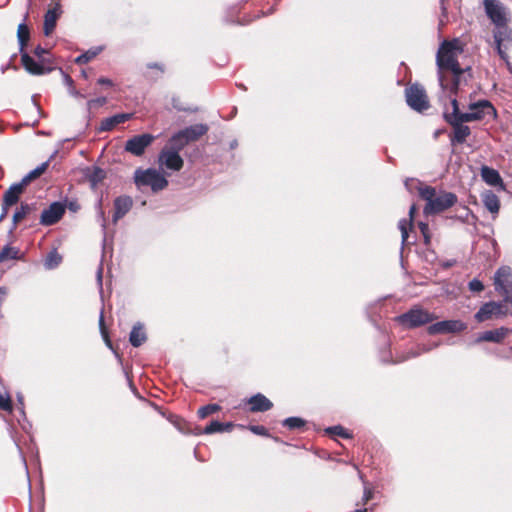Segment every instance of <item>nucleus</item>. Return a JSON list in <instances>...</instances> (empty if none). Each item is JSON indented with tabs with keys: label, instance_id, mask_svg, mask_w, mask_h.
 Segmentation results:
<instances>
[{
	"label": "nucleus",
	"instance_id": "nucleus-49",
	"mask_svg": "<svg viewBox=\"0 0 512 512\" xmlns=\"http://www.w3.org/2000/svg\"><path fill=\"white\" fill-rule=\"evenodd\" d=\"M48 51L41 47V46H37L34 50V54L38 57V58H42L44 54H46Z\"/></svg>",
	"mask_w": 512,
	"mask_h": 512
},
{
	"label": "nucleus",
	"instance_id": "nucleus-48",
	"mask_svg": "<svg viewBox=\"0 0 512 512\" xmlns=\"http://www.w3.org/2000/svg\"><path fill=\"white\" fill-rule=\"evenodd\" d=\"M372 497H373V492L371 491V489L365 487L364 494H363V502L367 503L370 499H372Z\"/></svg>",
	"mask_w": 512,
	"mask_h": 512
},
{
	"label": "nucleus",
	"instance_id": "nucleus-16",
	"mask_svg": "<svg viewBox=\"0 0 512 512\" xmlns=\"http://www.w3.org/2000/svg\"><path fill=\"white\" fill-rule=\"evenodd\" d=\"M21 62L25 70L32 75H44L52 70L35 61L26 52H21Z\"/></svg>",
	"mask_w": 512,
	"mask_h": 512
},
{
	"label": "nucleus",
	"instance_id": "nucleus-18",
	"mask_svg": "<svg viewBox=\"0 0 512 512\" xmlns=\"http://www.w3.org/2000/svg\"><path fill=\"white\" fill-rule=\"evenodd\" d=\"M509 333V329L506 327H500L494 330H488L480 333L475 339V343L480 342H493L500 343Z\"/></svg>",
	"mask_w": 512,
	"mask_h": 512
},
{
	"label": "nucleus",
	"instance_id": "nucleus-35",
	"mask_svg": "<svg viewBox=\"0 0 512 512\" xmlns=\"http://www.w3.org/2000/svg\"><path fill=\"white\" fill-rule=\"evenodd\" d=\"M61 260V256L56 251H52L46 257L44 266L46 269H54L60 264Z\"/></svg>",
	"mask_w": 512,
	"mask_h": 512
},
{
	"label": "nucleus",
	"instance_id": "nucleus-40",
	"mask_svg": "<svg viewBox=\"0 0 512 512\" xmlns=\"http://www.w3.org/2000/svg\"><path fill=\"white\" fill-rule=\"evenodd\" d=\"M0 409L8 412L12 411V403L8 394L0 393Z\"/></svg>",
	"mask_w": 512,
	"mask_h": 512
},
{
	"label": "nucleus",
	"instance_id": "nucleus-15",
	"mask_svg": "<svg viewBox=\"0 0 512 512\" xmlns=\"http://www.w3.org/2000/svg\"><path fill=\"white\" fill-rule=\"evenodd\" d=\"M62 14V8L60 3H55L53 8L47 10L44 15L43 31L45 36H49L56 27L57 20Z\"/></svg>",
	"mask_w": 512,
	"mask_h": 512
},
{
	"label": "nucleus",
	"instance_id": "nucleus-42",
	"mask_svg": "<svg viewBox=\"0 0 512 512\" xmlns=\"http://www.w3.org/2000/svg\"><path fill=\"white\" fill-rule=\"evenodd\" d=\"M107 102L105 97H98L87 101V110L90 111L96 106H102Z\"/></svg>",
	"mask_w": 512,
	"mask_h": 512
},
{
	"label": "nucleus",
	"instance_id": "nucleus-47",
	"mask_svg": "<svg viewBox=\"0 0 512 512\" xmlns=\"http://www.w3.org/2000/svg\"><path fill=\"white\" fill-rule=\"evenodd\" d=\"M17 400H18V402L20 404L19 410H20L21 416L25 419L26 415H25V412H24V402H23L24 398H23V396L20 393L17 394Z\"/></svg>",
	"mask_w": 512,
	"mask_h": 512
},
{
	"label": "nucleus",
	"instance_id": "nucleus-27",
	"mask_svg": "<svg viewBox=\"0 0 512 512\" xmlns=\"http://www.w3.org/2000/svg\"><path fill=\"white\" fill-rule=\"evenodd\" d=\"M34 210V204L21 203L20 207L15 211L13 215V229L16 228L18 222L23 220L27 215H29Z\"/></svg>",
	"mask_w": 512,
	"mask_h": 512
},
{
	"label": "nucleus",
	"instance_id": "nucleus-24",
	"mask_svg": "<svg viewBox=\"0 0 512 512\" xmlns=\"http://www.w3.org/2000/svg\"><path fill=\"white\" fill-rule=\"evenodd\" d=\"M146 333L144 331V327L141 323H137L133 326L129 341L133 347H139L146 341Z\"/></svg>",
	"mask_w": 512,
	"mask_h": 512
},
{
	"label": "nucleus",
	"instance_id": "nucleus-36",
	"mask_svg": "<svg viewBox=\"0 0 512 512\" xmlns=\"http://www.w3.org/2000/svg\"><path fill=\"white\" fill-rule=\"evenodd\" d=\"M282 425L291 430L300 429L305 425V420L300 417H288L283 420Z\"/></svg>",
	"mask_w": 512,
	"mask_h": 512
},
{
	"label": "nucleus",
	"instance_id": "nucleus-12",
	"mask_svg": "<svg viewBox=\"0 0 512 512\" xmlns=\"http://www.w3.org/2000/svg\"><path fill=\"white\" fill-rule=\"evenodd\" d=\"M467 328V325L460 320H444L431 324L427 331L430 335L443 333L461 332Z\"/></svg>",
	"mask_w": 512,
	"mask_h": 512
},
{
	"label": "nucleus",
	"instance_id": "nucleus-57",
	"mask_svg": "<svg viewBox=\"0 0 512 512\" xmlns=\"http://www.w3.org/2000/svg\"><path fill=\"white\" fill-rule=\"evenodd\" d=\"M419 229L421 231V234H425V232H429V226L427 223H424V222L419 223Z\"/></svg>",
	"mask_w": 512,
	"mask_h": 512
},
{
	"label": "nucleus",
	"instance_id": "nucleus-45",
	"mask_svg": "<svg viewBox=\"0 0 512 512\" xmlns=\"http://www.w3.org/2000/svg\"><path fill=\"white\" fill-rule=\"evenodd\" d=\"M101 204H102V201L99 200V202H98V209H99L98 214H99V217L101 218V221H102V224H101L102 228H103V230H105V228H106V219H105L104 211L101 208Z\"/></svg>",
	"mask_w": 512,
	"mask_h": 512
},
{
	"label": "nucleus",
	"instance_id": "nucleus-37",
	"mask_svg": "<svg viewBox=\"0 0 512 512\" xmlns=\"http://www.w3.org/2000/svg\"><path fill=\"white\" fill-rule=\"evenodd\" d=\"M325 431L328 434L337 435L342 438H351L352 437L351 434L345 428H343L341 425L328 427Z\"/></svg>",
	"mask_w": 512,
	"mask_h": 512
},
{
	"label": "nucleus",
	"instance_id": "nucleus-50",
	"mask_svg": "<svg viewBox=\"0 0 512 512\" xmlns=\"http://www.w3.org/2000/svg\"><path fill=\"white\" fill-rule=\"evenodd\" d=\"M69 93H70V95H72L76 98H85L86 97L84 94H82L81 92L76 90L73 86L69 87Z\"/></svg>",
	"mask_w": 512,
	"mask_h": 512
},
{
	"label": "nucleus",
	"instance_id": "nucleus-2",
	"mask_svg": "<svg viewBox=\"0 0 512 512\" xmlns=\"http://www.w3.org/2000/svg\"><path fill=\"white\" fill-rule=\"evenodd\" d=\"M420 197L426 201L423 209L425 215L441 213L457 203V196L452 192L441 191L439 194L431 186H425L419 189Z\"/></svg>",
	"mask_w": 512,
	"mask_h": 512
},
{
	"label": "nucleus",
	"instance_id": "nucleus-6",
	"mask_svg": "<svg viewBox=\"0 0 512 512\" xmlns=\"http://www.w3.org/2000/svg\"><path fill=\"white\" fill-rule=\"evenodd\" d=\"M469 112H460V121H477L483 119H496L497 111L487 100H480L469 105Z\"/></svg>",
	"mask_w": 512,
	"mask_h": 512
},
{
	"label": "nucleus",
	"instance_id": "nucleus-53",
	"mask_svg": "<svg viewBox=\"0 0 512 512\" xmlns=\"http://www.w3.org/2000/svg\"><path fill=\"white\" fill-rule=\"evenodd\" d=\"M101 334H102V337H103V339H104V341H105L106 345H107L110 349H112V343H111V340L109 339V336H108V333H107L106 329H102V333H101Z\"/></svg>",
	"mask_w": 512,
	"mask_h": 512
},
{
	"label": "nucleus",
	"instance_id": "nucleus-55",
	"mask_svg": "<svg viewBox=\"0 0 512 512\" xmlns=\"http://www.w3.org/2000/svg\"><path fill=\"white\" fill-rule=\"evenodd\" d=\"M10 206H4V203L2 202L1 205V215H0V222L7 216Z\"/></svg>",
	"mask_w": 512,
	"mask_h": 512
},
{
	"label": "nucleus",
	"instance_id": "nucleus-39",
	"mask_svg": "<svg viewBox=\"0 0 512 512\" xmlns=\"http://www.w3.org/2000/svg\"><path fill=\"white\" fill-rule=\"evenodd\" d=\"M19 198L20 196L17 195L16 193L12 192V190H7L5 193H4V196H3V203H4V206H12V205H15L18 201H19Z\"/></svg>",
	"mask_w": 512,
	"mask_h": 512
},
{
	"label": "nucleus",
	"instance_id": "nucleus-54",
	"mask_svg": "<svg viewBox=\"0 0 512 512\" xmlns=\"http://www.w3.org/2000/svg\"><path fill=\"white\" fill-rule=\"evenodd\" d=\"M147 67L149 69H158L161 73L164 72L163 65H161L159 63H149V64H147Z\"/></svg>",
	"mask_w": 512,
	"mask_h": 512
},
{
	"label": "nucleus",
	"instance_id": "nucleus-28",
	"mask_svg": "<svg viewBox=\"0 0 512 512\" xmlns=\"http://www.w3.org/2000/svg\"><path fill=\"white\" fill-rule=\"evenodd\" d=\"M416 211V207L415 205H412L409 209V217L410 219L409 220H406V219H402L399 221V224H398V227L401 231V238H402V244H404L407 239H408V229L409 227H411L412 225V220H413V216H414V213Z\"/></svg>",
	"mask_w": 512,
	"mask_h": 512
},
{
	"label": "nucleus",
	"instance_id": "nucleus-44",
	"mask_svg": "<svg viewBox=\"0 0 512 512\" xmlns=\"http://www.w3.org/2000/svg\"><path fill=\"white\" fill-rule=\"evenodd\" d=\"M249 430L260 436H269L268 430L262 425H250Z\"/></svg>",
	"mask_w": 512,
	"mask_h": 512
},
{
	"label": "nucleus",
	"instance_id": "nucleus-59",
	"mask_svg": "<svg viewBox=\"0 0 512 512\" xmlns=\"http://www.w3.org/2000/svg\"><path fill=\"white\" fill-rule=\"evenodd\" d=\"M99 328H100L101 333H102V329H105L103 312H101L100 317H99Z\"/></svg>",
	"mask_w": 512,
	"mask_h": 512
},
{
	"label": "nucleus",
	"instance_id": "nucleus-9",
	"mask_svg": "<svg viewBox=\"0 0 512 512\" xmlns=\"http://www.w3.org/2000/svg\"><path fill=\"white\" fill-rule=\"evenodd\" d=\"M507 312L504 309L503 302H486L484 303L479 310L474 315V318L477 322H485L488 320H492L494 318H502L506 316Z\"/></svg>",
	"mask_w": 512,
	"mask_h": 512
},
{
	"label": "nucleus",
	"instance_id": "nucleus-10",
	"mask_svg": "<svg viewBox=\"0 0 512 512\" xmlns=\"http://www.w3.org/2000/svg\"><path fill=\"white\" fill-rule=\"evenodd\" d=\"M154 140L155 137L148 133L135 135L125 142L124 149L134 156H142Z\"/></svg>",
	"mask_w": 512,
	"mask_h": 512
},
{
	"label": "nucleus",
	"instance_id": "nucleus-22",
	"mask_svg": "<svg viewBox=\"0 0 512 512\" xmlns=\"http://www.w3.org/2000/svg\"><path fill=\"white\" fill-rule=\"evenodd\" d=\"M482 201L485 208L492 214H497L500 208L498 196L492 191H486L482 194Z\"/></svg>",
	"mask_w": 512,
	"mask_h": 512
},
{
	"label": "nucleus",
	"instance_id": "nucleus-23",
	"mask_svg": "<svg viewBox=\"0 0 512 512\" xmlns=\"http://www.w3.org/2000/svg\"><path fill=\"white\" fill-rule=\"evenodd\" d=\"M481 177L488 185L497 186L502 184V178L499 172L491 167L482 166Z\"/></svg>",
	"mask_w": 512,
	"mask_h": 512
},
{
	"label": "nucleus",
	"instance_id": "nucleus-21",
	"mask_svg": "<svg viewBox=\"0 0 512 512\" xmlns=\"http://www.w3.org/2000/svg\"><path fill=\"white\" fill-rule=\"evenodd\" d=\"M131 116L129 113H121L105 118L101 122L100 131H110L118 124L128 121Z\"/></svg>",
	"mask_w": 512,
	"mask_h": 512
},
{
	"label": "nucleus",
	"instance_id": "nucleus-20",
	"mask_svg": "<svg viewBox=\"0 0 512 512\" xmlns=\"http://www.w3.org/2000/svg\"><path fill=\"white\" fill-rule=\"evenodd\" d=\"M180 131L185 137L184 141L189 143L198 140L201 136L206 134L208 131V126L206 124H195Z\"/></svg>",
	"mask_w": 512,
	"mask_h": 512
},
{
	"label": "nucleus",
	"instance_id": "nucleus-61",
	"mask_svg": "<svg viewBox=\"0 0 512 512\" xmlns=\"http://www.w3.org/2000/svg\"><path fill=\"white\" fill-rule=\"evenodd\" d=\"M81 74L84 78H88V75L85 70H82Z\"/></svg>",
	"mask_w": 512,
	"mask_h": 512
},
{
	"label": "nucleus",
	"instance_id": "nucleus-56",
	"mask_svg": "<svg viewBox=\"0 0 512 512\" xmlns=\"http://www.w3.org/2000/svg\"><path fill=\"white\" fill-rule=\"evenodd\" d=\"M63 77H64L65 85H67L68 88L72 87L73 83H74L73 79L68 74H65V73L63 74Z\"/></svg>",
	"mask_w": 512,
	"mask_h": 512
},
{
	"label": "nucleus",
	"instance_id": "nucleus-19",
	"mask_svg": "<svg viewBox=\"0 0 512 512\" xmlns=\"http://www.w3.org/2000/svg\"><path fill=\"white\" fill-rule=\"evenodd\" d=\"M251 412H265L273 407V403L263 394L257 393L248 399Z\"/></svg>",
	"mask_w": 512,
	"mask_h": 512
},
{
	"label": "nucleus",
	"instance_id": "nucleus-51",
	"mask_svg": "<svg viewBox=\"0 0 512 512\" xmlns=\"http://www.w3.org/2000/svg\"><path fill=\"white\" fill-rule=\"evenodd\" d=\"M441 11L442 16L440 18V24H444V18H447V8L444 5V0H441Z\"/></svg>",
	"mask_w": 512,
	"mask_h": 512
},
{
	"label": "nucleus",
	"instance_id": "nucleus-8",
	"mask_svg": "<svg viewBox=\"0 0 512 512\" xmlns=\"http://www.w3.org/2000/svg\"><path fill=\"white\" fill-rule=\"evenodd\" d=\"M157 162L160 169H167L174 172L180 171L184 165V160L180 156V153L165 146L159 152Z\"/></svg>",
	"mask_w": 512,
	"mask_h": 512
},
{
	"label": "nucleus",
	"instance_id": "nucleus-43",
	"mask_svg": "<svg viewBox=\"0 0 512 512\" xmlns=\"http://www.w3.org/2000/svg\"><path fill=\"white\" fill-rule=\"evenodd\" d=\"M27 185L28 184L22 179L20 182L12 184L8 189L20 196Z\"/></svg>",
	"mask_w": 512,
	"mask_h": 512
},
{
	"label": "nucleus",
	"instance_id": "nucleus-29",
	"mask_svg": "<svg viewBox=\"0 0 512 512\" xmlns=\"http://www.w3.org/2000/svg\"><path fill=\"white\" fill-rule=\"evenodd\" d=\"M232 428V423H222L217 420L211 421L209 425H207L202 433L204 434H213L218 432H224L230 430Z\"/></svg>",
	"mask_w": 512,
	"mask_h": 512
},
{
	"label": "nucleus",
	"instance_id": "nucleus-63",
	"mask_svg": "<svg viewBox=\"0 0 512 512\" xmlns=\"http://www.w3.org/2000/svg\"><path fill=\"white\" fill-rule=\"evenodd\" d=\"M235 146H236V142L231 143V147L232 148L235 147Z\"/></svg>",
	"mask_w": 512,
	"mask_h": 512
},
{
	"label": "nucleus",
	"instance_id": "nucleus-4",
	"mask_svg": "<svg viewBox=\"0 0 512 512\" xmlns=\"http://www.w3.org/2000/svg\"><path fill=\"white\" fill-rule=\"evenodd\" d=\"M134 182L138 188L149 186L153 192L161 191L168 186V180L165 176L154 168L136 169L134 172Z\"/></svg>",
	"mask_w": 512,
	"mask_h": 512
},
{
	"label": "nucleus",
	"instance_id": "nucleus-3",
	"mask_svg": "<svg viewBox=\"0 0 512 512\" xmlns=\"http://www.w3.org/2000/svg\"><path fill=\"white\" fill-rule=\"evenodd\" d=\"M441 101H447L448 98L440 96ZM452 105V112H444L445 120L453 127V136L451 137V144H462L466 138L471 134V130L467 125H463L467 121H460V110L456 96L449 98Z\"/></svg>",
	"mask_w": 512,
	"mask_h": 512
},
{
	"label": "nucleus",
	"instance_id": "nucleus-52",
	"mask_svg": "<svg viewBox=\"0 0 512 512\" xmlns=\"http://www.w3.org/2000/svg\"><path fill=\"white\" fill-rule=\"evenodd\" d=\"M98 84L100 85H105V86H112L113 85V82L112 80L108 79V78H105V77H100L98 80H97Z\"/></svg>",
	"mask_w": 512,
	"mask_h": 512
},
{
	"label": "nucleus",
	"instance_id": "nucleus-5",
	"mask_svg": "<svg viewBox=\"0 0 512 512\" xmlns=\"http://www.w3.org/2000/svg\"><path fill=\"white\" fill-rule=\"evenodd\" d=\"M437 317L420 306H414L407 312L397 316L395 321L404 328L413 329L431 323Z\"/></svg>",
	"mask_w": 512,
	"mask_h": 512
},
{
	"label": "nucleus",
	"instance_id": "nucleus-7",
	"mask_svg": "<svg viewBox=\"0 0 512 512\" xmlns=\"http://www.w3.org/2000/svg\"><path fill=\"white\" fill-rule=\"evenodd\" d=\"M407 104L415 111L422 112L428 109L429 102L425 89L419 84H413L405 91Z\"/></svg>",
	"mask_w": 512,
	"mask_h": 512
},
{
	"label": "nucleus",
	"instance_id": "nucleus-33",
	"mask_svg": "<svg viewBox=\"0 0 512 512\" xmlns=\"http://www.w3.org/2000/svg\"><path fill=\"white\" fill-rule=\"evenodd\" d=\"M430 349H431L430 347H427L425 345L418 346L416 350H410V351L407 352L406 355H403V356L397 358L395 363L403 362V361L408 360L410 358H415V357L419 356L420 354H422L424 352L430 351Z\"/></svg>",
	"mask_w": 512,
	"mask_h": 512
},
{
	"label": "nucleus",
	"instance_id": "nucleus-41",
	"mask_svg": "<svg viewBox=\"0 0 512 512\" xmlns=\"http://www.w3.org/2000/svg\"><path fill=\"white\" fill-rule=\"evenodd\" d=\"M468 287L471 292H475V293H479L484 290L483 283L477 278L472 279L469 282Z\"/></svg>",
	"mask_w": 512,
	"mask_h": 512
},
{
	"label": "nucleus",
	"instance_id": "nucleus-62",
	"mask_svg": "<svg viewBox=\"0 0 512 512\" xmlns=\"http://www.w3.org/2000/svg\"><path fill=\"white\" fill-rule=\"evenodd\" d=\"M52 2L55 4V3H60V0H52Z\"/></svg>",
	"mask_w": 512,
	"mask_h": 512
},
{
	"label": "nucleus",
	"instance_id": "nucleus-13",
	"mask_svg": "<svg viewBox=\"0 0 512 512\" xmlns=\"http://www.w3.org/2000/svg\"><path fill=\"white\" fill-rule=\"evenodd\" d=\"M65 212V206L60 202H53L41 213L40 223L44 226H50L58 222Z\"/></svg>",
	"mask_w": 512,
	"mask_h": 512
},
{
	"label": "nucleus",
	"instance_id": "nucleus-31",
	"mask_svg": "<svg viewBox=\"0 0 512 512\" xmlns=\"http://www.w3.org/2000/svg\"><path fill=\"white\" fill-rule=\"evenodd\" d=\"M48 165V161L42 163L41 165L37 166L35 169L30 171L28 174H26L22 179L24 180V182L29 184L33 179H36L37 177L42 175L46 171Z\"/></svg>",
	"mask_w": 512,
	"mask_h": 512
},
{
	"label": "nucleus",
	"instance_id": "nucleus-17",
	"mask_svg": "<svg viewBox=\"0 0 512 512\" xmlns=\"http://www.w3.org/2000/svg\"><path fill=\"white\" fill-rule=\"evenodd\" d=\"M133 201L130 196H119L114 200L113 223L124 217L132 208Z\"/></svg>",
	"mask_w": 512,
	"mask_h": 512
},
{
	"label": "nucleus",
	"instance_id": "nucleus-11",
	"mask_svg": "<svg viewBox=\"0 0 512 512\" xmlns=\"http://www.w3.org/2000/svg\"><path fill=\"white\" fill-rule=\"evenodd\" d=\"M486 15L494 25L507 22V9L499 0H483Z\"/></svg>",
	"mask_w": 512,
	"mask_h": 512
},
{
	"label": "nucleus",
	"instance_id": "nucleus-26",
	"mask_svg": "<svg viewBox=\"0 0 512 512\" xmlns=\"http://www.w3.org/2000/svg\"><path fill=\"white\" fill-rule=\"evenodd\" d=\"M184 140L185 137L182 135L181 131H178L170 137L165 147L171 148V150L180 153V151L183 150L184 147L188 144V142Z\"/></svg>",
	"mask_w": 512,
	"mask_h": 512
},
{
	"label": "nucleus",
	"instance_id": "nucleus-60",
	"mask_svg": "<svg viewBox=\"0 0 512 512\" xmlns=\"http://www.w3.org/2000/svg\"><path fill=\"white\" fill-rule=\"evenodd\" d=\"M6 293H7L6 288L5 287H0V301H2V299L4 298Z\"/></svg>",
	"mask_w": 512,
	"mask_h": 512
},
{
	"label": "nucleus",
	"instance_id": "nucleus-38",
	"mask_svg": "<svg viewBox=\"0 0 512 512\" xmlns=\"http://www.w3.org/2000/svg\"><path fill=\"white\" fill-rule=\"evenodd\" d=\"M99 50L100 49H95V50H88L87 52L79 55L76 59H75V62L77 64H86L88 63L89 61H91L94 57H96V55L99 53Z\"/></svg>",
	"mask_w": 512,
	"mask_h": 512
},
{
	"label": "nucleus",
	"instance_id": "nucleus-1",
	"mask_svg": "<svg viewBox=\"0 0 512 512\" xmlns=\"http://www.w3.org/2000/svg\"><path fill=\"white\" fill-rule=\"evenodd\" d=\"M462 51L458 39L444 40L437 51V75L443 97L457 96L460 87L468 82L466 74L470 71V68L464 69L458 62V55Z\"/></svg>",
	"mask_w": 512,
	"mask_h": 512
},
{
	"label": "nucleus",
	"instance_id": "nucleus-14",
	"mask_svg": "<svg viewBox=\"0 0 512 512\" xmlns=\"http://www.w3.org/2000/svg\"><path fill=\"white\" fill-rule=\"evenodd\" d=\"M494 40L498 54L502 59H506V53L502 50V46L511 41V30L507 26V22L495 25Z\"/></svg>",
	"mask_w": 512,
	"mask_h": 512
},
{
	"label": "nucleus",
	"instance_id": "nucleus-58",
	"mask_svg": "<svg viewBox=\"0 0 512 512\" xmlns=\"http://www.w3.org/2000/svg\"><path fill=\"white\" fill-rule=\"evenodd\" d=\"M423 238H424V244L426 246H428L431 242V235H430V232H425V234H422Z\"/></svg>",
	"mask_w": 512,
	"mask_h": 512
},
{
	"label": "nucleus",
	"instance_id": "nucleus-34",
	"mask_svg": "<svg viewBox=\"0 0 512 512\" xmlns=\"http://www.w3.org/2000/svg\"><path fill=\"white\" fill-rule=\"evenodd\" d=\"M221 409L218 404H208L198 409L197 415L200 419H204L207 416L218 412Z\"/></svg>",
	"mask_w": 512,
	"mask_h": 512
},
{
	"label": "nucleus",
	"instance_id": "nucleus-30",
	"mask_svg": "<svg viewBox=\"0 0 512 512\" xmlns=\"http://www.w3.org/2000/svg\"><path fill=\"white\" fill-rule=\"evenodd\" d=\"M21 259L20 250L16 247L6 245L0 251V263L6 260H18Z\"/></svg>",
	"mask_w": 512,
	"mask_h": 512
},
{
	"label": "nucleus",
	"instance_id": "nucleus-32",
	"mask_svg": "<svg viewBox=\"0 0 512 512\" xmlns=\"http://www.w3.org/2000/svg\"><path fill=\"white\" fill-rule=\"evenodd\" d=\"M29 36H30V34H29L28 27L26 26V24L21 23L18 26V31H17V38H18L21 52H23V48L26 45L27 41L29 40Z\"/></svg>",
	"mask_w": 512,
	"mask_h": 512
},
{
	"label": "nucleus",
	"instance_id": "nucleus-46",
	"mask_svg": "<svg viewBox=\"0 0 512 512\" xmlns=\"http://www.w3.org/2000/svg\"><path fill=\"white\" fill-rule=\"evenodd\" d=\"M102 279H103V267L100 265L97 270V283L99 285L100 291H102Z\"/></svg>",
	"mask_w": 512,
	"mask_h": 512
},
{
	"label": "nucleus",
	"instance_id": "nucleus-25",
	"mask_svg": "<svg viewBox=\"0 0 512 512\" xmlns=\"http://www.w3.org/2000/svg\"><path fill=\"white\" fill-rule=\"evenodd\" d=\"M85 175L88 181L90 182L91 187L95 188L99 183H101L105 179L106 172L102 168L94 166L92 168H88Z\"/></svg>",
	"mask_w": 512,
	"mask_h": 512
}]
</instances>
